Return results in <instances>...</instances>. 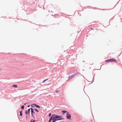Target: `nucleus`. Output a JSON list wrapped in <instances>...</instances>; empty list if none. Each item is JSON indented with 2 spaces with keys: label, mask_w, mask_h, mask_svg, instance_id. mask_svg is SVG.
<instances>
[{
  "label": "nucleus",
  "mask_w": 122,
  "mask_h": 122,
  "mask_svg": "<svg viewBox=\"0 0 122 122\" xmlns=\"http://www.w3.org/2000/svg\"><path fill=\"white\" fill-rule=\"evenodd\" d=\"M33 122H35V120H33Z\"/></svg>",
  "instance_id": "15"
},
{
  "label": "nucleus",
  "mask_w": 122,
  "mask_h": 122,
  "mask_svg": "<svg viewBox=\"0 0 122 122\" xmlns=\"http://www.w3.org/2000/svg\"><path fill=\"white\" fill-rule=\"evenodd\" d=\"M30 122H32V121L31 120Z\"/></svg>",
  "instance_id": "19"
},
{
  "label": "nucleus",
  "mask_w": 122,
  "mask_h": 122,
  "mask_svg": "<svg viewBox=\"0 0 122 122\" xmlns=\"http://www.w3.org/2000/svg\"><path fill=\"white\" fill-rule=\"evenodd\" d=\"M30 106V105H28V107H29Z\"/></svg>",
  "instance_id": "16"
},
{
  "label": "nucleus",
  "mask_w": 122,
  "mask_h": 122,
  "mask_svg": "<svg viewBox=\"0 0 122 122\" xmlns=\"http://www.w3.org/2000/svg\"><path fill=\"white\" fill-rule=\"evenodd\" d=\"M95 122L94 121V122Z\"/></svg>",
  "instance_id": "22"
},
{
  "label": "nucleus",
  "mask_w": 122,
  "mask_h": 122,
  "mask_svg": "<svg viewBox=\"0 0 122 122\" xmlns=\"http://www.w3.org/2000/svg\"><path fill=\"white\" fill-rule=\"evenodd\" d=\"M45 81H46V80H45L43 82H44Z\"/></svg>",
  "instance_id": "17"
},
{
  "label": "nucleus",
  "mask_w": 122,
  "mask_h": 122,
  "mask_svg": "<svg viewBox=\"0 0 122 122\" xmlns=\"http://www.w3.org/2000/svg\"><path fill=\"white\" fill-rule=\"evenodd\" d=\"M30 109L29 108V109L27 111H26V114H27L28 113H29L30 112Z\"/></svg>",
  "instance_id": "5"
},
{
  "label": "nucleus",
  "mask_w": 122,
  "mask_h": 122,
  "mask_svg": "<svg viewBox=\"0 0 122 122\" xmlns=\"http://www.w3.org/2000/svg\"><path fill=\"white\" fill-rule=\"evenodd\" d=\"M59 91H56V93L59 92Z\"/></svg>",
  "instance_id": "13"
},
{
  "label": "nucleus",
  "mask_w": 122,
  "mask_h": 122,
  "mask_svg": "<svg viewBox=\"0 0 122 122\" xmlns=\"http://www.w3.org/2000/svg\"><path fill=\"white\" fill-rule=\"evenodd\" d=\"M13 86L14 87L17 88L18 87L17 85H13Z\"/></svg>",
  "instance_id": "8"
},
{
  "label": "nucleus",
  "mask_w": 122,
  "mask_h": 122,
  "mask_svg": "<svg viewBox=\"0 0 122 122\" xmlns=\"http://www.w3.org/2000/svg\"><path fill=\"white\" fill-rule=\"evenodd\" d=\"M31 106V107H34L32 106Z\"/></svg>",
  "instance_id": "21"
},
{
  "label": "nucleus",
  "mask_w": 122,
  "mask_h": 122,
  "mask_svg": "<svg viewBox=\"0 0 122 122\" xmlns=\"http://www.w3.org/2000/svg\"><path fill=\"white\" fill-rule=\"evenodd\" d=\"M31 112L32 115L33 116V117H34V116H33L34 114H35V112L34 111L33 109L32 108H31Z\"/></svg>",
  "instance_id": "4"
},
{
  "label": "nucleus",
  "mask_w": 122,
  "mask_h": 122,
  "mask_svg": "<svg viewBox=\"0 0 122 122\" xmlns=\"http://www.w3.org/2000/svg\"><path fill=\"white\" fill-rule=\"evenodd\" d=\"M33 105H35V106L37 107L40 108V107L39 106L37 105L36 104H33Z\"/></svg>",
  "instance_id": "7"
},
{
  "label": "nucleus",
  "mask_w": 122,
  "mask_h": 122,
  "mask_svg": "<svg viewBox=\"0 0 122 122\" xmlns=\"http://www.w3.org/2000/svg\"><path fill=\"white\" fill-rule=\"evenodd\" d=\"M71 116L70 114H69L68 113V112L67 113V114L66 115V117L68 119H70L71 118Z\"/></svg>",
  "instance_id": "3"
},
{
  "label": "nucleus",
  "mask_w": 122,
  "mask_h": 122,
  "mask_svg": "<svg viewBox=\"0 0 122 122\" xmlns=\"http://www.w3.org/2000/svg\"><path fill=\"white\" fill-rule=\"evenodd\" d=\"M22 111H21L20 112V116H22Z\"/></svg>",
  "instance_id": "9"
},
{
  "label": "nucleus",
  "mask_w": 122,
  "mask_h": 122,
  "mask_svg": "<svg viewBox=\"0 0 122 122\" xmlns=\"http://www.w3.org/2000/svg\"><path fill=\"white\" fill-rule=\"evenodd\" d=\"M76 75V74H74L73 75H71L70 76H69V79L70 78L73 77L74 75Z\"/></svg>",
  "instance_id": "6"
},
{
  "label": "nucleus",
  "mask_w": 122,
  "mask_h": 122,
  "mask_svg": "<svg viewBox=\"0 0 122 122\" xmlns=\"http://www.w3.org/2000/svg\"><path fill=\"white\" fill-rule=\"evenodd\" d=\"M35 110L37 112H39V111L36 109H35Z\"/></svg>",
  "instance_id": "12"
},
{
  "label": "nucleus",
  "mask_w": 122,
  "mask_h": 122,
  "mask_svg": "<svg viewBox=\"0 0 122 122\" xmlns=\"http://www.w3.org/2000/svg\"><path fill=\"white\" fill-rule=\"evenodd\" d=\"M24 105H23L21 107V109H24Z\"/></svg>",
  "instance_id": "10"
},
{
  "label": "nucleus",
  "mask_w": 122,
  "mask_h": 122,
  "mask_svg": "<svg viewBox=\"0 0 122 122\" xmlns=\"http://www.w3.org/2000/svg\"><path fill=\"white\" fill-rule=\"evenodd\" d=\"M93 121V120H91V121Z\"/></svg>",
  "instance_id": "18"
},
{
  "label": "nucleus",
  "mask_w": 122,
  "mask_h": 122,
  "mask_svg": "<svg viewBox=\"0 0 122 122\" xmlns=\"http://www.w3.org/2000/svg\"><path fill=\"white\" fill-rule=\"evenodd\" d=\"M51 113H50V114H49V117L51 116Z\"/></svg>",
  "instance_id": "14"
},
{
  "label": "nucleus",
  "mask_w": 122,
  "mask_h": 122,
  "mask_svg": "<svg viewBox=\"0 0 122 122\" xmlns=\"http://www.w3.org/2000/svg\"><path fill=\"white\" fill-rule=\"evenodd\" d=\"M62 112H63L64 113H65L67 111H63Z\"/></svg>",
  "instance_id": "11"
},
{
  "label": "nucleus",
  "mask_w": 122,
  "mask_h": 122,
  "mask_svg": "<svg viewBox=\"0 0 122 122\" xmlns=\"http://www.w3.org/2000/svg\"><path fill=\"white\" fill-rule=\"evenodd\" d=\"M26 103H25L24 104V105H26Z\"/></svg>",
  "instance_id": "20"
},
{
  "label": "nucleus",
  "mask_w": 122,
  "mask_h": 122,
  "mask_svg": "<svg viewBox=\"0 0 122 122\" xmlns=\"http://www.w3.org/2000/svg\"><path fill=\"white\" fill-rule=\"evenodd\" d=\"M117 60L115 59H110L107 60L106 61V62L107 63L109 62H116Z\"/></svg>",
  "instance_id": "2"
},
{
  "label": "nucleus",
  "mask_w": 122,
  "mask_h": 122,
  "mask_svg": "<svg viewBox=\"0 0 122 122\" xmlns=\"http://www.w3.org/2000/svg\"><path fill=\"white\" fill-rule=\"evenodd\" d=\"M54 114L53 115L50 119L49 122H55L57 120L64 119V118H59L61 117L60 116L56 115L54 116Z\"/></svg>",
  "instance_id": "1"
}]
</instances>
